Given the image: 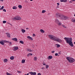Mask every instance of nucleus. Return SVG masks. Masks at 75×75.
<instances>
[{"label":"nucleus","mask_w":75,"mask_h":75,"mask_svg":"<svg viewBox=\"0 0 75 75\" xmlns=\"http://www.w3.org/2000/svg\"><path fill=\"white\" fill-rule=\"evenodd\" d=\"M49 38H50L51 40H54V41H55L57 42H62V40L61 39L58 38H57L54 36L52 35H49L48 36Z\"/></svg>","instance_id":"1"},{"label":"nucleus","mask_w":75,"mask_h":75,"mask_svg":"<svg viewBox=\"0 0 75 75\" xmlns=\"http://www.w3.org/2000/svg\"><path fill=\"white\" fill-rule=\"evenodd\" d=\"M64 40H65L66 43L68 44V43L69 45H70L71 47H74V45L72 41V39L71 38H64Z\"/></svg>","instance_id":"2"},{"label":"nucleus","mask_w":75,"mask_h":75,"mask_svg":"<svg viewBox=\"0 0 75 75\" xmlns=\"http://www.w3.org/2000/svg\"><path fill=\"white\" fill-rule=\"evenodd\" d=\"M55 16L56 17H58V18H60L62 20H67L68 19V17L62 15L61 13H57L55 14Z\"/></svg>","instance_id":"3"},{"label":"nucleus","mask_w":75,"mask_h":75,"mask_svg":"<svg viewBox=\"0 0 75 75\" xmlns=\"http://www.w3.org/2000/svg\"><path fill=\"white\" fill-rule=\"evenodd\" d=\"M66 59L70 63H73V62H75V59H74L73 58L67 57L66 58Z\"/></svg>","instance_id":"4"},{"label":"nucleus","mask_w":75,"mask_h":75,"mask_svg":"<svg viewBox=\"0 0 75 75\" xmlns=\"http://www.w3.org/2000/svg\"><path fill=\"white\" fill-rule=\"evenodd\" d=\"M55 22L56 23H57L58 24V25H61V23H60L59 22V21H58V20L57 19H56L55 21Z\"/></svg>","instance_id":"5"},{"label":"nucleus","mask_w":75,"mask_h":75,"mask_svg":"<svg viewBox=\"0 0 75 75\" xmlns=\"http://www.w3.org/2000/svg\"><path fill=\"white\" fill-rule=\"evenodd\" d=\"M13 50L14 51H16V50L18 49V47L17 46H15L13 47Z\"/></svg>","instance_id":"6"},{"label":"nucleus","mask_w":75,"mask_h":75,"mask_svg":"<svg viewBox=\"0 0 75 75\" xmlns=\"http://www.w3.org/2000/svg\"><path fill=\"white\" fill-rule=\"evenodd\" d=\"M15 19H16L17 20H20L21 19V18L20 16H16L15 18Z\"/></svg>","instance_id":"7"},{"label":"nucleus","mask_w":75,"mask_h":75,"mask_svg":"<svg viewBox=\"0 0 75 75\" xmlns=\"http://www.w3.org/2000/svg\"><path fill=\"white\" fill-rule=\"evenodd\" d=\"M29 74L31 75H36V72H30Z\"/></svg>","instance_id":"8"},{"label":"nucleus","mask_w":75,"mask_h":75,"mask_svg":"<svg viewBox=\"0 0 75 75\" xmlns=\"http://www.w3.org/2000/svg\"><path fill=\"white\" fill-rule=\"evenodd\" d=\"M12 40L14 41H15L17 42L18 41L17 39L16 38H13L12 39Z\"/></svg>","instance_id":"9"},{"label":"nucleus","mask_w":75,"mask_h":75,"mask_svg":"<svg viewBox=\"0 0 75 75\" xmlns=\"http://www.w3.org/2000/svg\"><path fill=\"white\" fill-rule=\"evenodd\" d=\"M6 34L7 35V36L8 37V38H10V35L9 33H6Z\"/></svg>","instance_id":"10"},{"label":"nucleus","mask_w":75,"mask_h":75,"mask_svg":"<svg viewBox=\"0 0 75 75\" xmlns=\"http://www.w3.org/2000/svg\"><path fill=\"white\" fill-rule=\"evenodd\" d=\"M0 44H1V45H4V42H3V41H1L0 42Z\"/></svg>","instance_id":"11"},{"label":"nucleus","mask_w":75,"mask_h":75,"mask_svg":"<svg viewBox=\"0 0 75 75\" xmlns=\"http://www.w3.org/2000/svg\"><path fill=\"white\" fill-rule=\"evenodd\" d=\"M40 32H41V33H45V31L42 29L40 30Z\"/></svg>","instance_id":"12"},{"label":"nucleus","mask_w":75,"mask_h":75,"mask_svg":"<svg viewBox=\"0 0 75 75\" xmlns=\"http://www.w3.org/2000/svg\"><path fill=\"white\" fill-rule=\"evenodd\" d=\"M71 21L72 22H73V23H75V19H74V18H73L71 19Z\"/></svg>","instance_id":"13"},{"label":"nucleus","mask_w":75,"mask_h":75,"mask_svg":"<svg viewBox=\"0 0 75 75\" xmlns=\"http://www.w3.org/2000/svg\"><path fill=\"white\" fill-rule=\"evenodd\" d=\"M14 57L13 56H11L10 57V59H11V60H13V59H14Z\"/></svg>","instance_id":"14"},{"label":"nucleus","mask_w":75,"mask_h":75,"mask_svg":"<svg viewBox=\"0 0 75 75\" xmlns=\"http://www.w3.org/2000/svg\"><path fill=\"white\" fill-rule=\"evenodd\" d=\"M17 8V7L16 6H14L13 7V9H16Z\"/></svg>","instance_id":"15"},{"label":"nucleus","mask_w":75,"mask_h":75,"mask_svg":"<svg viewBox=\"0 0 75 75\" xmlns=\"http://www.w3.org/2000/svg\"><path fill=\"white\" fill-rule=\"evenodd\" d=\"M21 31H22V33H25V30L23 29H22Z\"/></svg>","instance_id":"16"},{"label":"nucleus","mask_w":75,"mask_h":75,"mask_svg":"<svg viewBox=\"0 0 75 75\" xmlns=\"http://www.w3.org/2000/svg\"><path fill=\"white\" fill-rule=\"evenodd\" d=\"M18 7L19 8H22V6L21 5H19L18 6Z\"/></svg>","instance_id":"17"},{"label":"nucleus","mask_w":75,"mask_h":75,"mask_svg":"<svg viewBox=\"0 0 75 75\" xmlns=\"http://www.w3.org/2000/svg\"><path fill=\"white\" fill-rule=\"evenodd\" d=\"M25 60L24 59H23L21 61V62L22 63H24L25 62Z\"/></svg>","instance_id":"18"},{"label":"nucleus","mask_w":75,"mask_h":75,"mask_svg":"<svg viewBox=\"0 0 75 75\" xmlns=\"http://www.w3.org/2000/svg\"><path fill=\"white\" fill-rule=\"evenodd\" d=\"M19 42H20V43H21V44H24V42L23 41H21V40L20 41H19Z\"/></svg>","instance_id":"19"},{"label":"nucleus","mask_w":75,"mask_h":75,"mask_svg":"<svg viewBox=\"0 0 75 75\" xmlns=\"http://www.w3.org/2000/svg\"><path fill=\"white\" fill-rule=\"evenodd\" d=\"M27 51H29V52H31L33 51L32 50H30V49H27Z\"/></svg>","instance_id":"20"},{"label":"nucleus","mask_w":75,"mask_h":75,"mask_svg":"<svg viewBox=\"0 0 75 75\" xmlns=\"http://www.w3.org/2000/svg\"><path fill=\"white\" fill-rule=\"evenodd\" d=\"M34 59L35 61H37V58L36 57H35L34 58Z\"/></svg>","instance_id":"21"},{"label":"nucleus","mask_w":75,"mask_h":75,"mask_svg":"<svg viewBox=\"0 0 75 75\" xmlns=\"http://www.w3.org/2000/svg\"><path fill=\"white\" fill-rule=\"evenodd\" d=\"M45 66H46V69H48V67H49V66H48V65H45Z\"/></svg>","instance_id":"22"},{"label":"nucleus","mask_w":75,"mask_h":75,"mask_svg":"<svg viewBox=\"0 0 75 75\" xmlns=\"http://www.w3.org/2000/svg\"><path fill=\"white\" fill-rule=\"evenodd\" d=\"M46 12V11H45V10H43L42 11V13H45Z\"/></svg>","instance_id":"23"},{"label":"nucleus","mask_w":75,"mask_h":75,"mask_svg":"<svg viewBox=\"0 0 75 75\" xmlns=\"http://www.w3.org/2000/svg\"><path fill=\"white\" fill-rule=\"evenodd\" d=\"M49 58H50V59H52V56H49Z\"/></svg>","instance_id":"24"},{"label":"nucleus","mask_w":75,"mask_h":75,"mask_svg":"<svg viewBox=\"0 0 75 75\" xmlns=\"http://www.w3.org/2000/svg\"><path fill=\"white\" fill-rule=\"evenodd\" d=\"M57 48H59V47H60V45H58V44H57Z\"/></svg>","instance_id":"25"},{"label":"nucleus","mask_w":75,"mask_h":75,"mask_svg":"<svg viewBox=\"0 0 75 75\" xmlns=\"http://www.w3.org/2000/svg\"><path fill=\"white\" fill-rule=\"evenodd\" d=\"M4 62H7V59H4Z\"/></svg>","instance_id":"26"},{"label":"nucleus","mask_w":75,"mask_h":75,"mask_svg":"<svg viewBox=\"0 0 75 75\" xmlns=\"http://www.w3.org/2000/svg\"><path fill=\"white\" fill-rule=\"evenodd\" d=\"M6 74L7 75H11L12 74H9V73H8V72H6Z\"/></svg>","instance_id":"27"},{"label":"nucleus","mask_w":75,"mask_h":75,"mask_svg":"<svg viewBox=\"0 0 75 75\" xmlns=\"http://www.w3.org/2000/svg\"><path fill=\"white\" fill-rule=\"evenodd\" d=\"M6 22H7V21H3V23H4V24H5V23H6Z\"/></svg>","instance_id":"28"},{"label":"nucleus","mask_w":75,"mask_h":75,"mask_svg":"<svg viewBox=\"0 0 75 75\" xmlns=\"http://www.w3.org/2000/svg\"><path fill=\"white\" fill-rule=\"evenodd\" d=\"M17 71L18 73H19V74H21V72L20 71H19L18 70Z\"/></svg>","instance_id":"29"},{"label":"nucleus","mask_w":75,"mask_h":75,"mask_svg":"<svg viewBox=\"0 0 75 75\" xmlns=\"http://www.w3.org/2000/svg\"><path fill=\"white\" fill-rule=\"evenodd\" d=\"M42 64L43 65H45V62H42Z\"/></svg>","instance_id":"30"},{"label":"nucleus","mask_w":75,"mask_h":75,"mask_svg":"<svg viewBox=\"0 0 75 75\" xmlns=\"http://www.w3.org/2000/svg\"><path fill=\"white\" fill-rule=\"evenodd\" d=\"M4 8V6H2L1 7V10H3V9Z\"/></svg>","instance_id":"31"},{"label":"nucleus","mask_w":75,"mask_h":75,"mask_svg":"<svg viewBox=\"0 0 75 75\" xmlns=\"http://www.w3.org/2000/svg\"><path fill=\"white\" fill-rule=\"evenodd\" d=\"M62 27H64V28H66V26H65L64 25H62Z\"/></svg>","instance_id":"32"},{"label":"nucleus","mask_w":75,"mask_h":75,"mask_svg":"<svg viewBox=\"0 0 75 75\" xmlns=\"http://www.w3.org/2000/svg\"><path fill=\"white\" fill-rule=\"evenodd\" d=\"M27 38H28L29 40H30V38H31V37L30 36H28Z\"/></svg>","instance_id":"33"},{"label":"nucleus","mask_w":75,"mask_h":75,"mask_svg":"<svg viewBox=\"0 0 75 75\" xmlns=\"http://www.w3.org/2000/svg\"><path fill=\"white\" fill-rule=\"evenodd\" d=\"M3 11H4L5 12H6V9H4L3 10Z\"/></svg>","instance_id":"34"},{"label":"nucleus","mask_w":75,"mask_h":75,"mask_svg":"<svg viewBox=\"0 0 75 75\" xmlns=\"http://www.w3.org/2000/svg\"><path fill=\"white\" fill-rule=\"evenodd\" d=\"M3 42H4H4L5 43V42H7V41L6 40H3Z\"/></svg>","instance_id":"35"},{"label":"nucleus","mask_w":75,"mask_h":75,"mask_svg":"<svg viewBox=\"0 0 75 75\" xmlns=\"http://www.w3.org/2000/svg\"><path fill=\"white\" fill-rule=\"evenodd\" d=\"M67 0H63V2H67Z\"/></svg>","instance_id":"36"},{"label":"nucleus","mask_w":75,"mask_h":75,"mask_svg":"<svg viewBox=\"0 0 75 75\" xmlns=\"http://www.w3.org/2000/svg\"><path fill=\"white\" fill-rule=\"evenodd\" d=\"M52 53H54L55 52L54 51H53L51 52Z\"/></svg>","instance_id":"37"},{"label":"nucleus","mask_w":75,"mask_h":75,"mask_svg":"<svg viewBox=\"0 0 75 75\" xmlns=\"http://www.w3.org/2000/svg\"><path fill=\"white\" fill-rule=\"evenodd\" d=\"M55 56H57V55H58V53H55Z\"/></svg>","instance_id":"38"},{"label":"nucleus","mask_w":75,"mask_h":75,"mask_svg":"<svg viewBox=\"0 0 75 75\" xmlns=\"http://www.w3.org/2000/svg\"><path fill=\"white\" fill-rule=\"evenodd\" d=\"M61 2H64V0H60Z\"/></svg>","instance_id":"39"},{"label":"nucleus","mask_w":75,"mask_h":75,"mask_svg":"<svg viewBox=\"0 0 75 75\" xmlns=\"http://www.w3.org/2000/svg\"><path fill=\"white\" fill-rule=\"evenodd\" d=\"M7 43H10V42L8 41H6Z\"/></svg>","instance_id":"40"},{"label":"nucleus","mask_w":75,"mask_h":75,"mask_svg":"<svg viewBox=\"0 0 75 75\" xmlns=\"http://www.w3.org/2000/svg\"><path fill=\"white\" fill-rule=\"evenodd\" d=\"M61 51L59 52V54H61Z\"/></svg>","instance_id":"41"},{"label":"nucleus","mask_w":75,"mask_h":75,"mask_svg":"<svg viewBox=\"0 0 75 75\" xmlns=\"http://www.w3.org/2000/svg\"><path fill=\"white\" fill-rule=\"evenodd\" d=\"M38 75H41V73H38Z\"/></svg>","instance_id":"42"},{"label":"nucleus","mask_w":75,"mask_h":75,"mask_svg":"<svg viewBox=\"0 0 75 75\" xmlns=\"http://www.w3.org/2000/svg\"><path fill=\"white\" fill-rule=\"evenodd\" d=\"M9 44L10 45H11V42H9Z\"/></svg>","instance_id":"43"},{"label":"nucleus","mask_w":75,"mask_h":75,"mask_svg":"<svg viewBox=\"0 0 75 75\" xmlns=\"http://www.w3.org/2000/svg\"><path fill=\"white\" fill-rule=\"evenodd\" d=\"M29 55H33V54H31V53H29Z\"/></svg>","instance_id":"44"},{"label":"nucleus","mask_w":75,"mask_h":75,"mask_svg":"<svg viewBox=\"0 0 75 75\" xmlns=\"http://www.w3.org/2000/svg\"><path fill=\"white\" fill-rule=\"evenodd\" d=\"M27 56H28V57H29V56H30L29 53L27 55Z\"/></svg>","instance_id":"45"},{"label":"nucleus","mask_w":75,"mask_h":75,"mask_svg":"<svg viewBox=\"0 0 75 75\" xmlns=\"http://www.w3.org/2000/svg\"><path fill=\"white\" fill-rule=\"evenodd\" d=\"M57 6H59V3H57Z\"/></svg>","instance_id":"46"},{"label":"nucleus","mask_w":75,"mask_h":75,"mask_svg":"<svg viewBox=\"0 0 75 75\" xmlns=\"http://www.w3.org/2000/svg\"><path fill=\"white\" fill-rule=\"evenodd\" d=\"M30 40H33V38H32L30 37Z\"/></svg>","instance_id":"47"},{"label":"nucleus","mask_w":75,"mask_h":75,"mask_svg":"<svg viewBox=\"0 0 75 75\" xmlns=\"http://www.w3.org/2000/svg\"><path fill=\"white\" fill-rule=\"evenodd\" d=\"M0 1H2V2H3L4 0H0Z\"/></svg>","instance_id":"48"},{"label":"nucleus","mask_w":75,"mask_h":75,"mask_svg":"<svg viewBox=\"0 0 75 75\" xmlns=\"http://www.w3.org/2000/svg\"><path fill=\"white\" fill-rule=\"evenodd\" d=\"M33 36H35V34H33Z\"/></svg>","instance_id":"49"},{"label":"nucleus","mask_w":75,"mask_h":75,"mask_svg":"<svg viewBox=\"0 0 75 75\" xmlns=\"http://www.w3.org/2000/svg\"><path fill=\"white\" fill-rule=\"evenodd\" d=\"M75 1V0H71V1Z\"/></svg>","instance_id":"50"},{"label":"nucleus","mask_w":75,"mask_h":75,"mask_svg":"<svg viewBox=\"0 0 75 75\" xmlns=\"http://www.w3.org/2000/svg\"><path fill=\"white\" fill-rule=\"evenodd\" d=\"M44 69V67H42V69Z\"/></svg>","instance_id":"51"},{"label":"nucleus","mask_w":75,"mask_h":75,"mask_svg":"<svg viewBox=\"0 0 75 75\" xmlns=\"http://www.w3.org/2000/svg\"><path fill=\"white\" fill-rule=\"evenodd\" d=\"M30 74V73H28L27 74H26V75H29V74Z\"/></svg>","instance_id":"52"},{"label":"nucleus","mask_w":75,"mask_h":75,"mask_svg":"<svg viewBox=\"0 0 75 75\" xmlns=\"http://www.w3.org/2000/svg\"><path fill=\"white\" fill-rule=\"evenodd\" d=\"M26 3H28V1H26Z\"/></svg>","instance_id":"53"},{"label":"nucleus","mask_w":75,"mask_h":75,"mask_svg":"<svg viewBox=\"0 0 75 75\" xmlns=\"http://www.w3.org/2000/svg\"><path fill=\"white\" fill-rule=\"evenodd\" d=\"M26 30H28V28H26Z\"/></svg>","instance_id":"54"},{"label":"nucleus","mask_w":75,"mask_h":75,"mask_svg":"<svg viewBox=\"0 0 75 75\" xmlns=\"http://www.w3.org/2000/svg\"><path fill=\"white\" fill-rule=\"evenodd\" d=\"M74 17H75V14H74Z\"/></svg>","instance_id":"55"},{"label":"nucleus","mask_w":75,"mask_h":75,"mask_svg":"<svg viewBox=\"0 0 75 75\" xmlns=\"http://www.w3.org/2000/svg\"><path fill=\"white\" fill-rule=\"evenodd\" d=\"M30 0V1H33V0Z\"/></svg>","instance_id":"56"},{"label":"nucleus","mask_w":75,"mask_h":75,"mask_svg":"<svg viewBox=\"0 0 75 75\" xmlns=\"http://www.w3.org/2000/svg\"><path fill=\"white\" fill-rule=\"evenodd\" d=\"M74 44H75V42H74Z\"/></svg>","instance_id":"57"},{"label":"nucleus","mask_w":75,"mask_h":75,"mask_svg":"<svg viewBox=\"0 0 75 75\" xmlns=\"http://www.w3.org/2000/svg\"><path fill=\"white\" fill-rule=\"evenodd\" d=\"M2 10V9H1V8H0V10Z\"/></svg>","instance_id":"58"},{"label":"nucleus","mask_w":75,"mask_h":75,"mask_svg":"<svg viewBox=\"0 0 75 75\" xmlns=\"http://www.w3.org/2000/svg\"><path fill=\"white\" fill-rule=\"evenodd\" d=\"M9 24H10V25H11V24L10 23Z\"/></svg>","instance_id":"59"},{"label":"nucleus","mask_w":75,"mask_h":75,"mask_svg":"<svg viewBox=\"0 0 75 75\" xmlns=\"http://www.w3.org/2000/svg\"><path fill=\"white\" fill-rule=\"evenodd\" d=\"M24 75H27V74H25Z\"/></svg>","instance_id":"60"},{"label":"nucleus","mask_w":75,"mask_h":75,"mask_svg":"<svg viewBox=\"0 0 75 75\" xmlns=\"http://www.w3.org/2000/svg\"><path fill=\"white\" fill-rule=\"evenodd\" d=\"M70 3H71V1H70Z\"/></svg>","instance_id":"61"},{"label":"nucleus","mask_w":75,"mask_h":75,"mask_svg":"<svg viewBox=\"0 0 75 75\" xmlns=\"http://www.w3.org/2000/svg\"><path fill=\"white\" fill-rule=\"evenodd\" d=\"M1 7V6H0V8Z\"/></svg>","instance_id":"62"},{"label":"nucleus","mask_w":75,"mask_h":75,"mask_svg":"<svg viewBox=\"0 0 75 75\" xmlns=\"http://www.w3.org/2000/svg\"><path fill=\"white\" fill-rule=\"evenodd\" d=\"M58 56H59V55H58Z\"/></svg>","instance_id":"63"}]
</instances>
